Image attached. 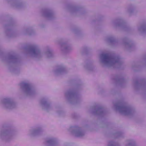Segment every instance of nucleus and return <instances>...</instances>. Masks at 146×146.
I'll use <instances>...</instances> for the list:
<instances>
[{
	"instance_id": "nucleus-4",
	"label": "nucleus",
	"mask_w": 146,
	"mask_h": 146,
	"mask_svg": "<svg viewBox=\"0 0 146 146\" xmlns=\"http://www.w3.org/2000/svg\"><path fill=\"white\" fill-rule=\"evenodd\" d=\"M33 52H35V50H33Z\"/></svg>"
},
{
	"instance_id": "nucleus-3",
	"label": "nucleus",
	"mask_w": 146,
	"mask_h": 146,
	"mask_svg": "<svg viewBox=\"0 0 146 146\" xmlns=\"http://www.w3.org/2000/svg\"><path fill=\"white\" fill-rule=\"evenodd\" d=\"M29 84L27 83L25 84L24 86L25 87H28L29 86Z\"/></svg>"
},
{
	"instance_id": "nucleus-2",
	"label": "nucleus",
	"mask_w": 146,
	"mask_h": 146,
	"mask_svg": "<svg viewBox=\"0 0 146 146\" xmlns=\"http://www.w3.org/2000/svg\"><path fill=\"white\" fill-rule=\"evenodd\" d=\"M102 56L104 60L107 61L110 60L111 59V57L108 54H102Z\"/></svg>"
},
{
	"instance_id": "nucleus-1",
	"label": "nucleus",
	"mask_w": 146,
	"mask_h": 146,
	"mask_svg": "<svg viewBox=\"0 0 146 146\" xmlns=\"http://www.w3.org/2000/svg\"><path fill=\"white\" fill-rule=\"evenodd\" d=\"M73 133L77 136H82L83 135V133L82 132L78 130H76L74 131L73 132Z\"/></svg>"
}]
</instances>
